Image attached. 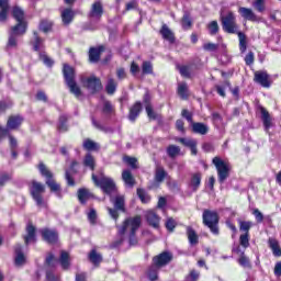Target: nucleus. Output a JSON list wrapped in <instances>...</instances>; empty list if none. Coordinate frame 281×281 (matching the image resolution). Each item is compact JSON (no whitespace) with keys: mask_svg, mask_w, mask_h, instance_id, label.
<instances>
[{"mask_svg":"<svg viewBox=\"0 0 281 281\" xmlns=\"http://www.w3.org/2000/svg\"><path fill=\"white\" fill-rule=\"evenodd\" d=\"M178 142L183 146H187V148H191V146H196V140L192 138H178Z\"/></svg>","mask_w":281,"mask_h":281,"instance_id":"603ef678","label":"nucleus"},{"mask_svg":"<svg viewBox=\"0 0 281 281\" xmlns=\"http://www.w3.org/2000/svg\"><path fill=\"white\" fill-rule=\"evenodd\" d=\"M178 94L180 98H182V100L188 99V83L181 82L178 85Z\"/></svg>","mask_w":281,"mask_h":281,"instance_id":"4c0bfd02","label":"nucleus"},{"mask_svg":"<svg viewBox=\"0 0 281 281\" xmlns=\"http://www.w3.org/2000/svg\"><path fill=\"white\" fill-rule=\"evenodd\" d=\"M187 236L189 238L190 245H196L199 243V236L196 235V232L192 229V227L187 228Z\"/></svg>","mask_w":281,"mask_h":281,"instance_id":"473e14b6","label":"nucleus"},{"mask_svg":"<svg viewBox=\"0 0 281 281\" xmlns=\"http://www.w3.org/2000/svg\"><path fill=\"white\" fill-rule=\"evenodd\" d=\"M137 195L140 199L142 203H148L150 201V195L144 191V189H137Z\"/></svg>","mask_w":281,"mask_h":281,"instance_id":"09e8293b","label":"nucleus"},{"mask_svg":"<svg viewBox=\"0 0 281 281\" xmlns=\"http://www.w3.org/2000/svg\"><path fill=\"white\" fill-rule=\"evenodd\" d=\"M239 229L240 232H246V234H249V229H251V222L239 221Z\"/></svg>","mask_w":281,"mask_h":281,"instance_id":"4d7b16f0","label":"nucleus"},{"mask_svg":"<svg viewBox=\"0 0 281 281\" xmlns=\"http://www.w3.org/2000/svg\"><path fill=\"white\" fill-rule=\"evenodd\" d=\"M102 14H104V7L102 5V2L97 1L91 5L89 16L93 21H100L102 19Z\"/></svg>","mask_w":281,"mask_h":281,"instance_id":"f8f14e48","label":"nucleus"},{"mask_svg":"<svg viewBox=\"0 0 281 281\" xmlns=\"http://www.w3.org/2000/svg\"><path fill=\"white\" fill-rule=\"evenodd\" d=\"M252 214L257 221V223H262V221H265V215H262V212H260V210L258 209H255L252 211Z\"/></svg>","mask_w":281,"mask_h":281,"instance_id":"69168bd1","label":"nucleus"},{"mask_svg":"<svg viewBox=\"0 0 281 281\" xmlns=\"http://www.w3.org/2000/svg\"><path fill=\"white\" fill-rule=\"evenodd\" d=\"M25 26H22V29H19V26H12L9 31V40L7 47L14 48L19 45V36H23L25 34Z\"/></svg>","mask_w":281,"mask_h":281,"instance_id":"1a4fd4ad","label":"nucleus"},{"mask_svg":"<svg viewBox=\"0 0 281 281\" xmlns=\"http://www.w3.org/2000/svg\"><path fill=\"white\" fill-rule=\"evenodd\" d=\"M203 49L205 52H216V49H218V45L214 43H206L203 45Z\"/></svg>","mask_w":281,"mask_h":281,"instance_id":"e2e57ef3","label":"nucleus"},{"mask_svg":"<svg viewBox=\"0 0 281 281\" xmlns=\"http://www.w3.org/2000/svg\"><path fill=\"white\" fill-rule=\"evenodd\" d=\"M212 161L217 170L220 183H225L226 179L229 177L232 166L229 165V162L223 160L221 157H214Z\"/></svg>","mask_w":281,"mask_h":281,"instance_id":"20e7f679","label":"nucleus"},{"mask_svg":"<svg viewBox=\"0 0 281 281\" xmlns=\"http://www.w3.org/2000/svg\"><path fill=\"white\" fill-rule=\"evenodd\" d=\"M59 262L63 269H69V254L61 251Z\"/></svg>","mask_w":281,"mask_h":281,"instance_id":"58836bf2","label":"nucleus"},{"mask_svg":"<svg viewBox=\"0 0 281 281\" xmlns=\"http://www.w3.org/2000/svg\"><path fill=\"white\" fill-rule=\"evenodd\" d=\"M40 58L44 63V65H46V67H52V65H54V60L45 55V53H41Z\"/></svg>","mask_w":281,"mask_h":281,"instance_id":"13d9d810","label":"nucleus"},{"mask_svg":"<svg viewBox=\"0 0 281 281\" xmlns=\"http://www.w3.org/2000/svg\"><path fill=\"white\" fill-rule=\"evenodd\" d=\"M139 227H142V216L136 215L134 217H128L119 228V234L121 237L127 236L130 238V245H135L137 243L135 234H137Z\"/></svg>","mask_w":281,"mask_h":281,"instance_id":"f257e3e1","label":"nucleus"},{"mask_svg":"<svg viewBox=\"0 0 281 281\" xmlns=\"http://www.w3.org/2000/svg\"><path fill=\"white\" fill-rule=\"evenodd\" d=\"M199 278H201V272L196 270H191L186 277V281H199Z\"/></svg>","mask_w":281,"mask_h":281,"instance_id":"8fccbe9b","label":"nucleus"},{"mask_svg":"<svg viewBox=\"0 0 281 281\" xmlns=\"http://www.w3.org/2000/svg\"><path fill=\"white\" fill-rule=\"evenodd\" d=\"M41 234L46 243H49L50 245H54V243H58V233L56 231L44 228L41 231Z\"/></svg>","mask_w":281,"mask_h":281,"instance_id":"4468645a","label":"nucleus"},{"mask_svg":"<svg viewBox=\"0 0 281 281\" xmlns=\"http://www.w3.org/2000/svg\"><path fill=\"white\" fill-rule=\"evenodd\" d=\"M237 36L239 38V52L245 54V52H247V36L243 32H238Z\"/></svg>","mask_w":281,"mask_h":281,"instance_id":"2f4dec72","label":"nucleus"},{"mask_svg":"<svg viewBox=\"0 0 281 281\" xmlns=\"http://www.w3.org/2000/svg\"><path fill=\"white\" fill-rule=\"evenodd\" d=\"M83 165L87 168H90V170H94L95 168V159L93 158V156H91V154H88L85 159H83Z\"/></svg>","mask_w":281,"mask_h":281,"instance_id":"a19ab883","label":"nucleus"},{"mask_svg":"<svg viewBox=\"0 0 281 281\" xmlns=\"http://www.w3.org/2000/svg\"><path fill=\"white\" fill-rule=\"evenodd\" d=\"M180 153H181V148H179V146L177 145H170L167 148V155H169V157L171 158L179 156Z\"/></svg>","mask_w":281,"mask_h":281,"instance_id":"37998d69","label":"nucleus"},{"mask_svg":"<svg viewBox=\"0 0 281 281\" xmlns=\"http://www.w3.org/2000/svg\"><path fill=\"white\" fill-rule=\"evenodd\" d=\"M157 273H159V268L155 265H153L147 272V276L149 278L150 281H156L158 276Z\"/></svg>","mask_w":281,"mask_h":281,"instance_id":"79ce46f5","label":"nucleus"},{"mask_svg":"<svg viewBox=\"0 0 281 281\" xmlns=\"http://www.w3.org/2000/svg\"><path fill=\"white\" fill-rule=\"evenodd\" d=\"M12 179V173L9 172H2L0 173V186H5L8 181Z\"/></svg>","mask_w":281,"mask_h":281,"instance_id":"6e6d98bb","label":"nucleus"},{"mask_svg":"<svg viewBox=\"0 0 281 281\" xmlns=\"http://www.w3.org/2000/svg\"><path fill=\"white\" fill-rule=\"evenodd\" d=\"M239 243L241 247L247 249V247H249V233H245L244 235H240Z\"/></svg>","mask_w":281,"mask_h":281,"instance_id":"5fc2aeb1","label":"nucleus"},{"mask_svg":"<svg viewBox=\"0 0 281 281\" xmlns=\"http://www.w3.org/2000/svg\"><path fill=\"white\" fill-rule=\"evenodd\" d=\"M203 223L209 227L212 234H218V213L214 211L203 212Z\"/></svg>","mask_w":281,"mask_h":281,"instance_id":"0eeeda50","label":"nucleus"},{"mask_svg":"<svg viewBox=\"0 0 281 281\" xmlns=\"http://www.w3.org/2000/svg\"><path fill=\"white\" fill-rule=\"evenodd\" d=\"M104 50V47L90 48L89 50V60L90 63H98L100 60V54Z\"/></svg>","mask_w":281,"mask_h":281,"instance_id":"cd10ccee","label":"nucleus"},{"mask_svg":"<svg viewBox=\"0 0 281 281\" xmlns=\"http://www.w3.org/2000/svg\"><path fill=\"white\" fill-rule=\"evenodd\" d=\"M0 23L8 19V11L10 10V0H0Z\"/></svg>","mask_w":281,"mask_h":281,"instance_id":"6ab92c4d","label":"nucleus"},{"mask_svg":"<svg viewBox=\"0 0 281 281\" xmlns=\"http://www.w3.org/2000/svg\"><path fill=\"white\" fill-rule=\"evenodd\" d=\"M92 181L98 186V188H101L105 194H111L112 192H115V181L112 180V178L105 176L104 173H100V176L92 175Z\"/></svg>","mask_w":281,"mask_h":281,"instance_id":"7ed1b4c3","label":"nucleus"},{"mask_svg":"<svg viewBox=\"0 0 281 281\" xmlns=\"http://www.w3.org/2000/svg\"><path fill=\"white\" fill-rule=\"evenodd\" d=\"M89 260L93 262L95 266L100 265L102 262V255H100L98 251L92 250L89 254Z\"/></svg>","mask_w":281,"mask_h":281,"instance_id":"ea45409f","label":"nucleus"},{"mask_svg":"<svg viewBox=\"0 0 281 281\" xmlns=\"http://www.w3.org/2000/svg\"><path fill=\"white\" fill-rule=\"evenodd\" d=\"M160 34L165 41H168L169 43H175V33L168 27V25L164 24Z\"/></svg>","mask_w":281,"mask_h":281,"instance_id":"b1692460","label":"nucleus"},{"mask_svg":"<svg viewBox=\"0 0 281 281\" xmlns=\"http://www.w3.org/2000/svg\"><path fill=\"white\" fill-rule=\"evenodd\" d=\"M12 108V102L11 101H2L0 102V113H3L8 111V109Z\"/></svg>","mask_w":281,"mask_h":281,"instance_id":"338daca9","label":"nucleus"},{"mask_svg":"<svg viewBox=\"0 0 281 281\" xmlns=\"http://www.w3.org/2000/svg\"><path fill=\"white\" fill-rule=\"evenodd\" d=\"M30 192L36 205L38 207H43V205H45V200H43V194H45V184L33 180L31 182Z\"/></svg>","mask_w":281,"mask_h":281,"instance_id":"39448f33","label":"nucleus"},{"mask_svg":"<svg viewBox=\"0 0 281 281\" xmlns=\"http://www.w3.org/2000/svg\"><path fill=\"white\" fill-rule=\"evenodd\" d=\"M147 223L151 225V227H159V217L156 212L147 211L145 214Z\"/></svg>","mask_w":281,"mask_h":281,"instance_id":"aec40b11","label":"nucleus"},{"mask_svg":"<svg viewBox=\"0 0 281 281\" xmlns=\"http://www.w3.org/2000/svg\"><path fill=\"white\" fill-rule=\"evenodd\" d=\"M12 16L18 22V24L14 25V27H18V30H22L24 27V30L27 31V22H25V13L21 8L19 7L13 8Z\"/></svg>","mask_w":281,"mask_h":281,"instance_id":"9b49d317","label":"nucleus"},{"mask_svg":"<svg viewBox=\"0 0 281 281\" xmlns=\"http://www.w3.org/2000/svg\"><path fill=\"white\" fill-rule=\"evenodd\" d=\"M265 0H255L252 2V7L255 8V10H257V12H265V10H267V7L265 4Z\"/></svg>","mask_w":281,"mask_h":281,"instance_id":"49530a36","label":"nucleus"},{"mask_svg":"<svg viewBox=\"0 0 281 281\" xmlns=\"http://www.w3.org/2000/svg\"><path fill=\"white\" fill-rule=\"evenodd\" d=\"M92 194L88 189H79L78 190V200L80 203L85 204L89 199H91Z\"/></svg>","mask_w":281,"mask_h":281,"instance_id":"7c9ffc66","label":"nucleus"},{"mask_svg":"<svg viewBox=\"0 0 281 281\" xmlns=\"http://www.w3.org/2000/svg\"><path fill=\"white\" fill-rule=\"evenodd\" d=\"M31 44L33 45L34 52H41V49H44L45 47L43 38H41L36 32H34Z\"/></svg>","mask_w":281,"mask_h":281,"instance_id":"a878e982","label":"nucleus"},{"mask_svg":"<svg viewBox=\"0 0 281 281\" xmlns=\"http://www.w3.org/2000/svg\"><path fill=\"white\" fill-rule=\"evenodd\" d=\"M268 245H269L273 256H276V258H280V256H281L280 243H278L276 238H269Z\"/></svg>","mask_w":281,"mask_h":281,"instance_id":"4be33fe9","label":"nucleus"},{"mask_svg":"<svg viewBox=\"0 0 281 281\" xmlns=\"http://www.w3.org/2000/svg\"><path fill=\"white\" fill-rule=\"evenodd\" d=\"M88 220L91 225H95V221L98 220V213L93 209H91L88 213Z\"/></svg>","mask_w":281,"mask_h":281,"instance_id":"680f3d73","label":"nucleus"},{"mask_svg":"<svg viewBox=\"0 0 281 281\" xmlns=\"http://www.w3.org/2000/svg\"><path fill=\"white\" fill-rule=\"evenodd\" d=\"M15 267H23L25 265V255H23V247L21 245L15 246Z\"/></svg>","mask_w":281,"mask_h":281,"instance_id":"a211bd4d","label":"nucleus"},{"mask_svg":"<svg viewBox=\"0 0 281 281\" xmlns=\"http://www.w3.org/2000/svg\"><path fill=\"white\" fill-rule=\"evenodd\" d=\"M170 260H172V255L170 252H161L160 255L154 257L153 262L155 267L161 269V267H166Z\"/></svg>","mask_w":281,"mask_h":281,"instance_id":"ddd939ff","label":"nucleus"},{"mask_svg":"<svg viewBox=\"0 0 281 281\" xmlns=\"http://www.w3.org/2000/svg\"><path fill=\"white\" fill-rule=\"evenodd\" d=\"M166 227L169 232H173L175 227H177V222L172 217H169L166 222Z\"/></svg>","mask_w":281,"mask_h":281,"instance_id":"0e129e2a","label":"nucleus"},{"mask_svg":"<svg viewBox=\"0 0 281 281\" xmlns=\"http://www.w3.org/2000/svg\"><path fill=\"white\" fill-rule=\"evenodd\" d=\"M192 130L193 133H198L199 135H207V131H210L207 125L203 123H192Z\"/></svg>","mask_w":281,"mask_h":281,"instance_id":"c756f323","label":"nucleus"},{"mask_svg":"<svg viewBox=\"0 0 281 281\" xmlns=\"http://www.w3.org/2000/svg\"><path fill=\"white\" fill-rule=\"evenodd\" d=\"M38 170L42 177L46 178V186L49 187L50 192H54L56 196L60 198V184H58L56 180H54L52 171H49V169H47V167L44 164H40Z\"/></svg>","mask_w":281,"mask_h":281,"instance_id":"423d86ee","label":"nucleus"},{"mask_svg":"<svg viewBox=\"0 0 281 281\" xmlns=\"http://www.w3.org/2000/svg\"><path fill=\"white\" fill-rule=\"evenodd\" d=\"M142 69H143V74H146V75L153 74V64H150L149 61H144Z\"/></svg>","mask_w":281,"mask_h":281,"instance_id":"052dcab7","label":"nucleus"},{"mask_svg":"<svg viewBox=\"0 0 281 281\" xmlns=\"http://www.w3.org/2000/svg\"><path fill=\"white\" fill-rule=\"evenodd\" d=\"M24 241H25V245L36 243V227H34V225L27 224L26 235L24 236Z\"/></svg>","mask_w":281,"mask_h":281,"instance_id":"dca6fc26","label":"nucleus"},{"mask_svg":"<svg viewBox=\"0 0 281 281\" xmlns=\"http://www.w3.org/2000/svg\"><path fill=\"white\" fill-rule=\"evenodd\" d=\"M63 71L70 93L75 94L76 98H80V95H82V90H80V87L78 86V83H76L74 68L65 64Z\"/></svg>","mask_w":281,"mask_h":281,"instance_id":"f03ea898","label":"nucleus"},{"mask_svg":"<svg viewBox=\"0 0 281 281\" xmlns=\"http://www.w3.org/2000/svg\"><path fill=\"white\" fill-rule=\"evenodd\" d=\"M22 122H23V117H21L19 115L10 116L8 122H7V126L11 131H14V128H19V126H21Z\"/></svg>","mask_w":281,"mask_h":281,"instance_id":"5701e85b","label":"nucleus"},{"mask_svg":"<svg viewBox=\"0 0 281 281\" xmlns=\"http://www.w3.org/2000/svg\"><path fill=\"white\" fill-rule=\"evenodd\" d=\"M81 83L86 89L89 90L90 93H95V91H100L102 89V82L97 77L81 78Z\"/></svg>","mask_w":281,"mask_h":281,"instance_id":"9d476101","label":"nucleus"},{"mask_svg":"<svg viewBox=\"0 0 281 281\" xmlns=\"http://www.w3.org/2000/svg\"><path fill=\"white\" fill-rule=\"evenodd\" d=\"M178 69L183 78H190L192 74V69L190 68V66H179Z\"/></svg>","mask_w":281,"mask_h":281,"instance_id":"3c124183","label":"nucleus"},{"mask_svg":"<svg viewBox=\"0 0 281 281\" xmlns=\"http://www.w3.org/2000/svg\"><path fill=\"white\" fill-rule=\"evenodd\" d=\"M222 27L228 34H236L238 25L236 24V15L229 11L226 15L221 14Z\"/></svg>","mask_w":281,"mask_h":281,"instance_id":"6e6552de","label":"nucleus"},{"mask_svg":"<svg viewBox=\"0 0 281 281\" xmlns=\"http://www.w3.org/2000/svg\"><path fill=\"white\" fill-rule=\"evenodd\" d=\"M61 21L64 25H69L74 21V10L61 9Z\"/></svg>","mask_w":281,"mask_h":281,"instance_id":"393cba45","label":"nucleus"},{"mask_svg":"<svg viewBox=\"0 0 281 281\" xmlns=\"http://www.w3.org/2000/svg\"><path fill=\"white\" fill-rule=\"evenodd\" d=\"M168 173L162 167H157L156 168V173H155V181L156 183H162L164 179H166V176Z\"/></svg>","mask_w":281,"mask_h":281,"instance_id":"72a5a7b5","label":"nucleus"},{"mask_svg":"<svg viewBox=\"0 0 281 281\" xmlns=\"http://www.w3.org/2000/svg\"><path fill=\"white\" fill-rule=\"evenodd\" d=\"M46 279H47V281H59L60 280V278L58 276L54 274V272H52V271L46 272Z\"/></svg>","mask_w":281,"mask_h":281,"instance_id":"774afa93","label":"nucleus"},{"mask_svg":"<svg viewBox=\"0 0 281 281\" xmlns=\"http://www.w3.org/2000/svg\"><path fill=\"white\" fill-rule=\"evenodd\" d=\"M139 113H142V103H140V102H136V103L130 109L128 120H130L131 122H135V120H137Z\"/></svg>","mask_w":281,"mask_h":281,"instance_id":"412c9836","label":"nucleus"},{"mask_svg":"<svg viewBox=\"0 0 281 281\" xmlns=\"http://www.w3.org/2000/svg\"><path fill=\"white\" fill-rule=\"evenodd\" d=\"M209 32H210V34H212V36H214V34H217L218 33V22L212 21L209 24Z\"/></svg>","mask_w":281,"mask_h":281,"instance_id":"bf43d9fd","label":"nucleus"},{"mask_svg":"<svg viewBox=\"0 0 281 281\" xmlns=\"http://www.w3.org/2000/svg\"><path fill=\"white\" fill-rule=\"evenodd\" d=\"M83 148L86 150H98L99 146L97 145L95 142L87 138L83 140Z\"/></svg>","mask_w":281,"mask_h":281,"instance_id":"c03bdc74","label":"nucleus"},{"mask_svg":"<svg viewBox=\"0 0 281 281\" xmlns=\"http://www.w3.org/2000/svg\"><path fill=\"white\" fill-rule=\"evenodd\" d=\"M238 12L246 21H258V16L254 13V10L249 8L240 7Z\"/></svg>","mask_w":281,"mask_h":281,"instance_id":"f3484780","label":"nucleus"},{"mask_svg":"<svg viewBox=\"0 0 281 281\" xmlns=\"http://www.w3.org/2000/svg\"><path fill=\"white\" fill-rule=\"evenodd\" d=\"M122 179L128 188H133L135 186V178H133V173H131V170H124L122 172Z\"/></svg>","mask_w":281,"mask_h":281,"instance_id":"c85d7f7f","label":"nucleus"},{"mask_svg":"<svg viewBox=\"0 0 281 281\" xmlns=\"http://www.w3.org/2000/svg\"><path fill=\"white\" fill-rule=\"evenodd\" d=\"M114 207L115 210H121V212H124V196L119 195L115 198Z\"/></svg>","mask_w":281,"mask_h":281,"instance_id":"de8ad7c7","label":"nucleus"},{"mask_svg":"<svg viewBox=\"0 0 281 281\" xmlns=\"http://www.w3.org/2000/svg\"><path fill=\"white\" fill-rule=\"evenodd\" d=\"M117 89V82H115V79L109 78L105 91L110 94L113 95L115 93V90Z\"/></svg>","mask_w":281,"mask_h":281,"instance_id":"e433bc0d","label":"nucleus"},{"mask_svg":"<svg viewBox=\"0 0 281 281\" xmlns=\"http://www.w3.org/2000/svg\"><path fill=\"white\" fill-rule=\"evenodd\" d=\"M78 166V161H72L70 166V170H66V180L68 186H76V182H74V178H71V172H74V168Z\"/></svg>","mask_w":281,"mask_h":281,"instance_id":"c9c22d12","label":"nucleus"},{"mask_svg":"<svg viewBox=\"0 0 281 281\" xmlns=\"http://www.w3.org/2000/svg\"><path fill=\"white\" fill-rule=\"evenodd\" d=\"M40 30L42 32H49L52 30V22L48 20H42L40 23Z\"/></svg>","mask_w":281,"mask_h":281,"instance_id":"864d4df0","label":"nucleus"},{"mask_svg":"<svg viewBox=\"0 0 281 281\" xmlns=\"http://www.w3.org/2000/svg\"><path fill=\"white\" fill-rule=\"evenodd\" d=\"M201 179H202V176L201 173H193L191 176V180H190V188H192L193 192H196L201 186Z\"/></svg>","mask_w":281,"mask_h":281,"instance_id":"bb28decb","label":"nucleus"},{"mask_svg":"<svg viewBox=\"0 0 281 281\" xmlns=\"http://www.w3.org/2000/svg\"><path fill=\"white\" fill-rule=\"evenodd\" d=\"M261 117L263 121L265 128L269 131V128H271V116H269V112L265 110V108H261Z\"/></svg>","mask_w":281,"mask_h":281,"instance_id":"f704fd0d","label":"nucleus"},{"mask_svg":"<svg viewBox=\"0 0 281 281\" xmlns=\"http://www.w3.org/2000/svg\"><path fill=\"white\" fill-rule=\"evenodd\" d=\"M123 161L127 164V166H131L133 170H136L137 168V158L131 157V156H124Z\"/></svg>","mask_w":281,"mask_h":281,"instance_id":"a18cd8bd","label":"nucleus"},{"mask_svg":"<svg viewBox=\"0 0 281 281\" xmlns=\"http://www.w3.org/2000/svg\"><path fill=\"white\" fill-rule=\"evenodd\" d=\"M255 82H258V85H261V87H265L266 89H269V87H271V82L269 81V75L266 71H256Z\"/></svg>","mask_w":281,"mask_h":281,"instance_id":"2eb2a0df","label":"nucleus"}]
</instances>
